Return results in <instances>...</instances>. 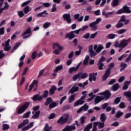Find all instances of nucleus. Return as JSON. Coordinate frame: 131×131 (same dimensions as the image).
<instances>
[{
  "instance_id": "f03ea898",
  "label": "nucleus",
  "mask_w": 131,
  "mask_h": 131,
  "mask_svg": "<svg viewBox=\"0 0 131 131\" xmlns=\"http://www.w3.org/2000/svg\"><path fill=\"white\" fill-rule=\"evenodd\" d=\"M114 63L111 62L109 64V68L105 70V72L103 76H102V79L103 80H106L107 78L110 76V74H111V69H113L114 67Z\"/></svg>"
},
{
  "instance_id": "a878e982",
  "label": "nucleus",
  "mask_w": 131,
  "mask_h": 131,
  "mask_svg": "<svg viewBox=\"0 0 131 131\" xmlns=\"http://www.w3.org/2000/svg\"><path fill=\"white\" fill-rule=\"evenodd\" d=\"M40 114V111H37L34 115L32 116V118L33 119H36V118H38L39 117V115Z\"/></svg>"
},
{
  "instance_id": "412c9836",
  "label": "nucleus",
  "mask_w": 131,
  "mask_h": 131,
  "mask_svg": "<svg viewBox=\"0 0 131 131\" xmlns=\"http://www.w3.org/2000/svg\"><path fill=\"white\" fill-rule=\"evenodd\" d=\"M120 67L121 68V69H120V71L121 72H122V71H123V70H124L125 69V68L127 67V64L126 63H125L123 62H121Z\"/></svg>"
},
{
  "instance_id": "6ab92c4d",
  "label": "nucleus",
  "mask_w": 131,
  "mask_h": 131,
  "mask_svg": "<svg viewBox=\"0 0 131 131\" xmlns=\"http://www.w3.org/2000/svg\"><path fill=\"white\" fill-rule=\"evenodd\" d=\"M30 33H31V28H30V27H29L25 32H24L22 35L21 36H25V35H27V34H30Z\"/></svg>"
},
{
  "instance_id": "5701e85b",
  "label": "nucleus",
  "mask_w": 131,
  "mask_h": 131,
  "mask_svg": "<svg viewBox=\"0 0 131 131\" xmlns=\"http://www.w3.org/2000/svg\"><path fill=\"white\" fill-rule=\"evenodd\" d=\"M100 119L101 122H105V121H106V119H107V117H106V115H105V114L102 113L100 115Z\"/></svg>"
},
{
  "instance_id": "a18cd8bd",
  "label": "nucleus",
  "mask_w": 131,
  "mask_h": 131,
  "mask_svg": "<svg viewBox=\"0 0 131 131\" xmlns=\"http://www.w3.org/2000/svg\"><path fill=\"white\" fill-rule=\"evenodd\" d=\"M75 100V95H73L69 98V103H72V102H73V101H74Z\"/></svg>"
},
{
  "instance_id": "72a5a7b5",
  "label": "nucleus",
  "mask_w": 131,
  "mask_h": 131,
  "mask_svg": "<svg viewBox=\"0 0 131 131\" xmlns=\"http://www.w3.org/2000/svg\"><path fill=\"white\" fill-rule=\"evenodd\" d=\"M123 115V113L121 112L120 111L117 112L116 114V118H120L121 116Z\"/></svg>"
},
{
  "instance_id": "c9c22d12",
  "label": "nucleus",
  "mask_w": 131,
  "mask_h": 131,
  "mask_svg": "<svg viewBox=\"0 0 131 131\" xmlns=\"http://www.w3.org/2000/svg\"><path fill=\"white\" fill-rule=\"evenodd\" d=\"M2 126L3 130H7V129H9V128H10V125L8 124H3Z\"/></svg>"
},
{
  "instance_id": "774afa93",
  "label": "nucleus",
  "mask_w": 131,
  "mask_h": 131,
  "mask_svg": "<svg viewBox=\"0 0 131 131\" xmlns=\"http://www.w3.org/2000/svg\"><path fill=\"white\" fill-rule=\"evenodd\" d=\"M18 14L19 18H22L24 16V12L22 11H18Z\"/></svg>"
},
{
  "instance_id": "6e6d98bb",
  "label": "nucleus",
  "mask_w": 131,
  "mask_h": 131,
  "mask_svg": "<svg viewBox=\"0 0 131 131\" xmlns=\"http://www.w3.org/2000/svg\"><path fill=\"white\" fill-rule=\"evenodd\" d=\"M10 41H11V40H10V39H8L5 42V44L2 43L3 47L10 46Z\"/></svg>"
},
{
  "instance_id": "c756f323",
  "label": "nucleus",
  "mask_w": 131,
  "mask_h": 131,
  "mask_svg": "<svg viewBox=\"0 0 131 131\" xmlns=\"http://www.w3.org/2000/svg\"><path fill=\"white\" fill-rule=\"evenodd\" d=\"M117 36V34L111 33L107 35V38L109 39H114Z\"/></svg>"
},
{
  "instance_id": "bb28decb",
  "label": "nucleus",
  "mask_w": 131,
  "mask_h": 131,
  "mask_svg": "<svg viewBox=\"0 0 131 131\" xmlns=\"http://www.w3.org/2000/svg\"><path fill=\"white\" fill-rule=\"evenodd\" d=\"M66 21L68 24H70L72 20H71V16H70V14H66Z\"/></svg>"
},
{
  "instance_id": "9d476101",
  "label": "nucleus",
  "mask_w": 131,
  "mask_h": 131,
  "mask_svg": "<svg viewBox=\"0 0 131 131\" xmlns=\"http://www.w3.org/2000/svg\"><path fill=\"white\" fill-rule=\"evenodd\" d=\"M56 48H58L59 51H62V50H63V47L61 46L58 42L53 43L52 45L53 50H55Z\"/></svg>"
},
{
  "instance_id": "7ed1b4c3",
  "label": "nucleus",
  "mask_w": 131,
  "mask_h": 131,
  "mask_svg": "<svg viewBox=\"0 0 131 131\" xmlns=\"http://www.w3.org/2000/svg\"><path fill=\"white\" fill-rule=\"evenodd\" d=\"M101 21H102V18L100 17L97 18L95 21L90 23L89 24V26L91 27V28H92V30L96 31V30H98V29H99V28L97 25L99 24Z\"/></svg>"
},
{
  "instance_id": "2f4dec72",
  "label": "nucleus",
  "mask_w": 131,
  "mask_h": 131,
  "mask_svg": "<svg viewBox=\"0 0 131 131\" xmlns=\"http://www.w3.org/2000/svg\"><path fill=\"white\" fill-rule=\"evenodd\" d=\"M48 96H49V91L48 90H45L43 95L41 96V97H42V99L43 98L47 99V98H48Z\"/></svg>"
},
{
  "instance_id": "ddd939ff",
  "label": "nucleus",
  "mask_w": 131,
  "mask_h": 131,
  "mask_svg": "<svg viewBox=\"0 0 131 131\" xmlns=\"http://www.w3.org/2000/svg\"><path fill=\"white\" fill-rule=\"evenodd\" d=\"M55 91H57V87L55 85H52L49 90V95L50 96H53V95L55 94Z\"/></svg>"
},
{
  "instance_id": "b1692460",
  "label": "nucleus",
  "mask_w": 131,
  "mask_h": 131,
  "mask_svg": "<svg viewBox=\"0 0 131 131\" xmlns=\"http://www.w3.org/2000/svg\"><path fill=\"white\" fill-rule=\"evenodd\" d=\"M89 60H90V56H89V55H87L86 56L83 61V65H84V66H86V65L89 64Z\"/></svg>"
},
{
  "instance_id": "423d86ee",
  "label": "nucleus",
  "mask_w": 131,
  "mask_h": 131,
  "mask_svg": "<svg viewBox=\"0 0 131 131\" xmlns=\"http://www.w3.org/2000/svg\"><path fill=\"white\" fill-rule=\"evenodd\" d=\"M86 97V95L82 96L79 100L75 102L74 106H79V105L84 104V99Z\"/></svg>"
},
{
  "instance_id": "39448f33",
  "label": "nucleus",
  "mask_w": 131,
  "mask_h": 131,
  "mask_svg": "<svg viewBox=\"0 0 131 131\" xmlns=\"http://www.w3.org/2000/svg\"><path fill=\"white\" fill-rule=\"evenodd\" d=\"M131 38H129L127 39H122L120 41V48L122 49H124V48L127 47L128 46V43L130 42Z\"/></svg>"
},
{
  "instance_id": "338daca9",
  "label": "nucleus",
  "mask_w": 131,
  "mask_h": 131,
  "mask_svg": "<svg viewBox=\"0 0 131 131\" xmlns=\"http://www.w3.org/2000/svg\"><path fill=\"white\" fill-rule=\"evenodd\" d=\"M30 3H31V0H29L27 2H24L21 6V7H25V6H27V5H28V4H30Z\"/></svg>"
},
{
  "instance_id": "052dcab7",
  "label": "nucleus",
  "mask_w": 131,
  "mask_h": 131,
  "mask_svg": "<svg viewBox=\"0 0 131 131\" xmlns=\"http://www.w3.org/2000/svg\"><path fill=\"white\" fill-rule=\"evenodd\" d=\"M89 76V75L86 73H84L81 75V78L82 79H84V78H86Z\"/></svg>"
},
{
  "instance_id": "49530a36",
  "label": "nucleus",
  "mask_w": 131,
  "mask_h": 131,
  "mask_svg": "<svg viewBox=\"0 0 131 131\" xmlns=\"http://www.w3.org/2000/svg\"><path fill=\"white\" fill-rule=\"evenodd\" d=\"M38 109H39V105L34 106L33 108L32 109V110H33V111L32 112V114H34L35 112H36V111H37Z\"/></svg>"
},
{
  "instance_id": "37998d69",
  "label": "nucleus",
  "mask_w": 131,
  "mask_h": 131,
  "mask_svg": "<svg viewBox=\"0 0 131 131\" xmlns=\"http://www.w3.org/2000/svg\"><path fill=\"white\" fill-rule=\"evenodd\" d=\"M80 74H77L75 75L73 77V79L74 80V81H76V80H77V79H78V78H79V77H80Z\"/></svg>"
},
{
  "instance_id": "a19ab883",
  "label": "nucleus",
  "mask_w": 131,
  "mask_h": 131,
  "mask_svg": "<svg viewBox=\"0 0 131 131\" xmlns=\"http://www.w3.org/2000/svg\"><path fill=\"white\" fill-rule=\"evenodd\" d=\"M123 23L118 21L116 25V28H121L123 26Z\"/></svg>"
},
{
  "instance_id": "603ef678",
  "label": "nucleus",
  "mask_w": 131,
  "mask_h": 131,
  "mask_svg": "<svg viewBox=\"0 0 131 131\" xmlns=\"http://www.w3.org/2000/svg\"><path fill=\"white\" fill-rule=\"evenodd\" d=\"M127 57V55L125 53L122 55L120 57L118 58V61H121L123 58H126Z\"/></svg>"
},
{
  "instance_id": "680f3d73",
  "label": "nucleus",
  "mask_w": 131,
  "mask_h": 131,
  "mask_svg": "<svg viewBox=\"0 0 131 131\" xmlns=\"http://www.w3.org/2000/svg\"><path fill=\"white\" fill-rule=\"evenodd\" d=\"M124 13V10H123V8L122 9H119L116 12L117 15H120L122 13Z\"/></svg>"
},
{
  "instance_id": "4be33fe9",
  "label": "nucleus",
  "mask_w": 131,
  "mask_h": 131,
  "mask_svg": "<svg viewBox=\"0 0 131 131\" xmlns=\"http://www.w3.org/2000/svg\"><path fill=\"white\" fill-rule=\"evenodd\" d=\"M93 126V123H90V124H88L84 128V131H90L91 130V128H92Z\"/></svg>"
},
{
  "instance_id": "20e7f679",
  "label": "nucleus",
  "mask_w": 131,
  "mask_h": 131,
  "mask_svg": "<svg viewBox=\"0 0 131 131\" xmlns=\"http://www.w3.org/2000/svg\"><path fill=\"white\" fill-rule=\"evenodd\" d=\"M80 88H82L83 89V84L82 83H75L74 86L70 90L69 93L71 94L72 95L74 94V93H76V92H78V90H79Z\"/></svg>"
},
{
  "instance_id": "9b49d317",
  "label": "nucleus",
  "mask_w": 131,
  "mask_h": 131,
  "mask_svg": "<svg viewBox=\"0 0 131 131\" xmlns=\"http://www.w3.org/2000/svg\"><path fill=\"white\" fill-rule=\"evenodd\" d=\"M32 100L34 102H36V101H41V100H42V97L41 96H39V94H38L34 95L32 97Z\"/></svg>"
},
{
  "instance_id": "de8ad7c7",
  "label": "nucleus",
  "mask_w": 131,
  "mask_h": 131,
  "mask_svg": "<svg viewBox=\"0 0 131 131\" xmlns=\"http://www.w3.org/2000/svg\"><path fill=\"white\" fill-rule=\"evenodd\" d=\"M104 126H105V123L104 122H99L98 128H99L100 129L101 128H103L104 127Z\"/></svg>"
},
{
  "instance_id": "dca6fc26",
  "label": "nucleus",
  "mask_w": 131,
  "mask_h": 131,
  "mask_svg": "<svg viewBox=\"0 0 131 131\" xmlns=\"http://www.w3.org/2000/svg\"><path fill=\"white\" fill-rule=\"evenodd\" d=\"M49 15V13L47 12V10H44L43 12L38 13L36 17H46V15Z\"/></svg>"
},
{
  "instance_id": "e433bc0d",
  "label": "nucleus",
  "mask_w": 131,
  "mask_h": 131,
  "mask_svg": "<svg viewBox=\"0 0 131 131\" xmlns=\"http://www.w3.org/2000/svg\"><path fill=\"white\" fill-rule=\"evenodd\" d=\"M51 26V22H46L43 25L42 27L45 29H47V28H49V27Z\"/></svg>"
},
{
  "instance_id": "f8f14e48",
  "label": "nucleus",
  "mask_w": 131,
  "mask_h": 131,
  "mask_svg": "<svg viewBox=\"0 0 131 131\" xmlns=\"http://www.w3.org/2000/svg\"><path fill=\"white\" fill-rule=\"evenodd\" d=\"M57 123H59V124H64V123H66V117L64 118L63 116H61L57 121Z\"/></svg>"
},
{
  "instance_id": "4d7b16f0",
  "label": "nucleus",
  "mask_w": 131,
  "mask_h": 131,
  "mask_svg": "<svg viewBox=\"0 0 131 131\" xmlns=\"http://www.w3.org/2000/svg\"><path fill=\"white\" fill-rule=\"evenodd\" d=\"M121 100V97H117L114 100L115 104H119V103H120Z\"/></svg>"
},
{
  "instance_id": "f257e3e1",
  "label": "nucleus",
  "mask_w": 131,
  "mask_h": 131,
  "mask_svg": "<svg viewBox=\"0 0 131 131\" xmlns=\"http://www.w3.org/2000/svg\"><path fill=\"white\" fill-rule=\"evenodd\" d=\"M98 95H99V96H104V97L96 96L94 99L95 104H99L101 101H103L104 99H105V100H108V99H109L111 96V93L108 90H106L105 92L99 93Z\"/></svg>"
},
{
  "instance_id": "0eeeda50",
  "label": "nucleus",
  "mask_w": 131,
  "mask_h": 131,
  "mask_svg": "<svg viewBox=\"0 0 131 131\" xmlns=\"http://www.w3.org/2000/svg\"><path fill=\"white\" fill-rule=\"evenodd\" d=\"M102 16H104L105 18H111V16L114 15V11L106 12L105 10H103L102 12Z\"/></svg>"
},
{
  "instance_id": "cd10ccee",
  "label": "nucleus",
  "mask_w": 131,
  "mask_h": 131,
  "mask_svg": "<svg viewBox=\"0 0 131 131\" xmlns=\"http://www.w3.org/2000/svg\"><path fill=\"white\" fill-rule=\"evenodd\" d=\"M17 114H22L25 112V110L21 106L19 108L16 109Z\"/></svg>"
},
{
  "instance_id": "864d4df0",
  "label": "nucleus",
  "mask_w": 131,
  "mask_h": 131,
  "mask_svg": "<svg viewBox=\"0 0 131 131\" xmlns=\"http://www.w3.org/2000/svg\"><path fill=\"white\" fill-rule=\"evenodd\" d=\"M114 47H115V48H120V43L118 42V40H117L114 42Z\"/></svg>"
},
{
  "instance_id": "3c124183",
  "label": "nucleus",
  "mask_w": 131,
  "mask_h": 131,
  "mask_svg": "<svg viewBox=\"0 0 131 131\" xmlns=\"http://www.w3.org/2000/svg\"><path fill=\"white\" fill-rule=\"evenodd\" d=\"M81 108L83 111H88V110L89 109V105L86 104H84L82 106H81Z\"/></svg>"
},
{
  "instance_id": "2eb2a0df",
  "label": "nucleus",
  "mask_w": 131,
  "mask_h": 131,
  "mask_svg": "<svg viewBox=\"0 0 131 131\" xmlns=\"http://www.w3.org/2000/svg\"><path fill=\"white\" fill-rule=\"evenodd\" d=\"M96 79H97V78L95 76V73H90L89 74V81H90V82H92L93 80L96 81Z\"/></svg>"
},
{
  "instance_id": "5fc2aeb1",
  "label": "nucleus",
  "mask_w": 131,
  "mask_h": 131,
  "mask_svg": "<svg viewBox=\"0 0 131 131\" xmlns=\"http://www.w3.org/2000/svg\"><path fill=\"white\" fill-rule=\"evenodd\" d=\"M90 36H91L90 33H87L83 35V38H84L85 39H89V38H90Z\"/></svg>"
},
{
  "instance_id": "f704fd0d",
  "label": "nucleus",
  "mask_w": 131,
  "mask_h": 131,
  "mask_svg": "<svg viewBox=\"0 0 131 131\" xmlns=\"http://www.w3.org/2000/svg\"><path fill=\"white\" fill-rule=\"evenodd\" d=\"M104 49V46L102 45H98V47L96 50V53H100Z\"/></svg>"
},
{
  "instance_id": "7c9ffc66",
  "label": "nucleus",
  "mask_w": 131,
  "mask_h": 131,
  "mask_svg": "<svg viewBox=\"0 0 131 131\" xmlns=\"http://www.w3.org/2000/svg\"><path fill=\"white\" fill-rule=\"evenodd\" d=\"M58 104L56 103V102H52L51 104H49V109H53V108H55V107H57Z\"/></svg>"
},
{
  "instance_id": "a211bd4d",
  "label": "nucleus",
  "mask_w": 131,
  "mask_h": 131,
  "mask_svg": "<svg viewBox=\"0 0 131 131\" xmlns=\"http://www.w3.org/2000/svg\"><path fill=\"white\" fill-rule=\"evenodd\" d=\"M53 101L51 97H48L46 99V101L45 103V106H49L50 104L53 103Z\"/></svg>"
},
{
  "instance_id": "69168bd1",
  "label": "nucleus",
  "mask_w": 131,
  "mask_h": 131,
  "mask_svg": "<svg viewBox=\"0 0 131 131\" xmlns=\"http://www.w3.org/2000/svg\"><path fill=\"white\" fill-rule=\"evenodd\" d=\"M84 121H85V117H81L80 118V123L82 125L84 124Z\"/></svg>"
},
{
  "instance_id": "4c0bfd02",
  "label": "nucleus",
  "mask_w": 131,
  "mask_h": 131,
  "mask_svg": "<svg viewBox=\"0 0 131 131\" xmlns=\"http://www.w3.org/2000/svg\"><path fill=\"white\" fill-rule=\"evenodd\" d=\"M71 120H72V117L71 116H70L69 115L67 114L66 122H68V123H70Z\"/></svg>"
},
{
  "instance_id": "f3484780",
  "label": "nucleus",
  "mask_w": 131,
  "mask_h": 131,
  "mask_svg": "<svg viewBox=\"0 0 131 131\" xmlns=\"http://www.w3.org/2000/svg\"><path fill=\"white\" fill-rule=\"evenodd\" d=\"M130 82H131L130 81H125L124 83V86L122 88V90H127V89H128V85L130 84Z\"/></svg>"
},
{
  "instance_id": "aec40b11",
  "label": "nucleus",
  "mask_w": 131,
  "mask_h": 131,
  "mask_svg": "<svg viewBox=\"0 0 131 131\" xmlns=\"http://www.w3.org/2000/svg\"><path fill=\"white\" fill-rule=\"evenodd\" d=\"M123 10L124 11V13H126L127 14H129L131 13V10L129 9V7L127 6H124L123 7Z\"/></svg>"
},
{
  "instance_id": "13d9d810",
  "label": "nucleus",
  "mask_w": 131,
  "mask_h": 131,
  "mask_svg": "<svg viewBox=\"0 0 131 131\" xmlns=\"http://www.w3.org/2000/svg\"><path fill=\"white\" fill-rule=\"evenodd\" d=\"M37 54V52L36 51H34L32 53L31 58L32 60H34L35 58H36V55Z\"/></svg>"
},
{
  "instance_id": "bf43d9fd",
  "label": "nucleus",
  "mask_w": 131,
  "mask_h": 131,
  "mask_svg": "<svg viewBox=\"0 0 131 131\" xmlns=\"http://www.w3.org/2000/svg\"><path fill=\"white\" fill-rule=\"evenodd\" d=\"M89 54H90V57H91L92 58L93 57H95V56L97 55V52H95L93 50L92 51H90V52H89Z\"/></svg>"
},
{
  "instance_id": "79ce46f5",
  "label": "nucleus",
  "mask_w": 131,
  "mask_h": 131,
  "mask_svg": "<svg viewBox=\"0 0 131 131\" xmlns=\"http://www.w3.org/2000/svg\"><path fill=\"white\" fill-rule=\"evenodd\" d=\"M97 65L98 66V69L99 70H103V69H104V68H103L104 66V63L98 62Z\"/></svg>"
},
{
  "instance_id": "0e129e2a",
  "label": "nucleus",
  "mask_w": 131,
  "mask_h": 131,
  "mask_svg": "<svg viewBox=\"0 0 131 131\" xmlns=\"http://www.w3.org/2000/svg\"><path fill=\"white\" fill-rule=\"evenodd\" d=\"M97 34H98V32H96L95 33L93 34H91L90 35V38L91 39H94L96 36H97Z\"/></svg>"
},
{
  "instance_id": "6e6552de",
  "label": "nucleus",
  "mask_w": 131,
  "mask_h": 131,
  "mask_svg": "<svg viewBox=\"0 0 131 131\" xmlns=\"http://www.w3.org/2000/svg\"><path fill=\"white\" fill-rule=\"evenodd\" d=\"M28 123H29V120H28V119H26L25 120H24L23 121V122L20 123L17 126V127L19 129H20V128H22V127H23V126H25L26 125L28 124Z\"/></svg>"
},
{
  "instance_id": "8fccbe9b",
  "label": "nucleus",
  "mask_w": 131,
  "mask_h": 131,
  "mask_svg": "<svg viewBox=\"0 0 131 131\" xmlns=\"http://www.w3.org/2000/svg\"><path fill=\"white\" fill-rule=\"evenodd\" d=\"M119 2V0H114L112 4V6H114V7H117V6H118Z\"/></svg>"
},
{
  "instance_id": "09e8293b",
  "label": "nucleus",
  "mask_w": 131,
  "mask_h": 131,
  "mask_svg": "<svg viewBox=\"0 0 131 131\" xmlns=\"http://www.w3.org/2000/svg\"><path fill=\"white\" fill-rule=\"evenodd\" d=\"M30 7L27 6L26 7H25L24 9V12L25 14H28V13H29V9H30Z\"/></svg>"
},
{
  "instance_id": "ea45409f",
  "label": "nucleus",
  "mask_w": 131,
  "mask_h": 131,
  "mask_svg": "<svg viewBox=\"0 0 131 131\" xmlns=\"http://www.w3.org/2000/svg\"><path fill=\"white\" fill-rule=\"evenodd\" d=\"M119 88V84L116 83L113 86V91H114V92H116V91L118 90Z\"/></svg>"
},
{
  "instance_id": "c03bdc74",
  "label": "nucleus",
  "mask_w": 131,
  "mask_h": 131,
  "mask_svg": "<svg viewBox=\"0 0 131 131\" xmlns=\"http://www.w3.org/2000/svg\"><path fill=\"white\" fill-rule=\"evenodd\" d=\"M51 127H49V124L47 123L44 127V131H51Z\"/></svg>"
},
{
  "instance_id": "4468645a",
  "label": "nucleus",
  "mask_w": 131,
  "mask_h": 131,
  "mask_svg": "<svg viewBox=\"0 0 131 131\" xmlns=\"http://www.w3.org/2000/svg\"><path fill=\"white\" fill-rule=\"evenodd\" d=\"M75 129H76V127H75V125L74 124L70 126H66V131H72L75 130Z\"/></svg>"
},
{
  "instance_id": "e2e57ef3",
  "label": "nucleus",
  "mask_w": 131,
  "mask_h": 131,
  "mask_svg": "<svg viewBox=\"0 0 131 131\" xmlns=\"http://www.w3.org/2000/svg\"><path fill=\"white\" fill-rule=\"evenodd\" d=\"M5 5L4 6V8H3L4 11L6 10H8V9L10 8V5H9L8 2H5Z\"/></svg>"
},
{
  "instance_id": "1a4fd4ad",
  "label": "nucleus",
  "mask_w": 131,
  "mask_h": 131,
  "mask_svg": "<svg viewBox=\"0 0 131 131\" xmlns=\"http://www.w3.org/2000/svg\"><path fill=\"white\" fill-rule=\"evenodd\" d=\"M124 96L126 97L127 101L131 103V92L130 91H127L123 93Z\"/></svg>"
},
{
  "instance_id": "473e14b6",
  "label": "nucleus",
  "mask_w": 131,
  "mask_h": 131,
  "mask_svg": "<svg viewBox=\"0 0 131 131\" xmlns=\"http://www.w3.org/2000/svg\"><path fill=\"white\" fill-rule=\"evenodd\" d=\"M78 69L76 67H71L69 69V73L71 74L75 71H76Z\"/></svg>"
},
{
  "instance_id": "393cba45",
  "label": "nucleus",
  "mask_w": 131,
  "mask_h": 131,
  "mask_svg": "<svg viewBox=\"0 0 131 131\" xmlns=\"http://www.w3.org/2000/svg\"><path fill=\"white\" fill-rule=\"evenodd\" d=\"M30 106V102L29 101H26L25 102L23 105L21 106L25 110V111Z\"/></svg>"
},
{
  "instance_id": "58836bf2",
  "label": "nucleus",
  "mask_w": 131,
  "mask_h": 131,
  "mask_svg": "<svg viewBox=\"0 0 131 131\" xmlns=\"http://www.w3.org/2000/svg\"><path fill=\"white\" fill-rule=\"evenodd\" d=\"M30 114H31V112L30 111L26 113L23 115V118H28L30 116Z\"/></svg>"
},
{
  "instance_id": "c85d7f7f",
  "label": "nucleus",
  "mask_w": 131,
  "mask_h": 131,
  "mask_svg": "<svg viewBox=\"0 0 131 131\" xmlns=\"http://www.w3.org/2000/svg\"><path fill=\"white\" fill-rule=\"evenodd\" d=\"M63 69V66L60 65L56 67L55 69L54 70V73H57L58 71H60Z\"/></svg>"
}]
</instances>
